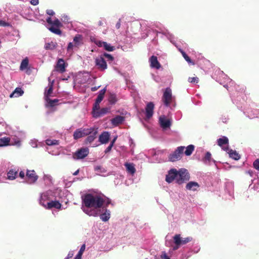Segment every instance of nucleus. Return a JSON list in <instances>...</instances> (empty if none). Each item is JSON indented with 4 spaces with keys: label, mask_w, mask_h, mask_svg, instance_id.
<instances>
[{
    "label": "nucleus",
    "mask_w": 259,
    "mask_h": 259,
    "mask_svg": "<svg viewBox=\"0 0 259 259\" xmlns=\"http://www.w3.org/2000/svg\"><path fill=\"white\" fill-rule=\"evenodd\" d=\"M57 43L54 41L46 43L45 45V49L47 50H53L57 47Z\"/></svg>",
    "instance_id": "obj_28"
},
{
    "label": "nucleus",
    "mask_w": 259,
    "mask_h": 259,
    "mask_svg": "<svg viewBox=\"0 0 259 259\" xmlns=\"http://www.w3.org/2000/svg\"><path fill=\"white\" fill-rule=\"evenodd\" d=\"M0 25L6 26V23L4 22V21H0Z\"/></svg>",
    "instance_id": "obj_59"
},
{
    "label": "nucleus",
    "mask_w": 259,
    "mask_h": 259,
    "mask_svg": "<svg viewBox=\"0 0 259 259\" xmlns=\"http://www.w3.org/2000/svg\"><path fill=\"white\" fill-rule=\"evenodd\" d=\"M178 177L176 183L179 185L182 184L190 179V175L186 169L181 168L177 170Z\"/></svg>",
    "instance_id": "obj_3"
},
{
    "label": "nucleus",
    "mask_w": 259,
    "mask_h": 259,
    "mask_svg": "<svg viewBox=\"0 0 259 259\" xmlns=\"http://www.w3.org/2000/svg\"><path fill=\"white\" fill-rule=\"evenodd\" d=\"M42 205L47 209H51L52 208L60 209L62 206L61 204L58 201H51L48 202L47 205L43 204Z\"/></svg>",
    "instance_id": "obj_14"
},
{
    "label": "nucleus",
    "mask_w": 259,
    "mask_h": 259,
    "mask_svg": "<svg viewBox=\"0 0 259 259\" xmlns=\"http://www.w3.org/2000/svg\"><path fill=\"white\" fill-rule=\"evenodd\" d=\"M159 122L161 126L164 129L169 128L171 125V122L170 120L169 119H166L165 117H160L159 118Z\"/></svg>",
    "instance_id": "obj_22"
},
{
    "label": "nucleus",
    "mask_w": 259,
    "mask_h": 259,
    "mask_svg": "<svg viewBox=\"0 0 259 259\" xmlns=\"http://www.w3.org/2000/svg\"><path fill=\"white\" fill-rule=\"evenodd\" d=\"M90 133L89 128H79L75 131L73 133L74 140H78L81 138L87 136Z\"/></svg>",
    "instance_id": "obj_7"
},
{
    "label": "nucleus",
    "mask_w": 259,
    "mask_h": 259,
    "mask_svg": "<svg viewBox=\"0 0 259 259\" xmlns=\"http://www.w3.org/2000/svg\"><path fill=\"white\" fill-rule=\"evenodd\" d=\"M59 27H57L55 26H54V25H52L50 28H49V30L56 34H58V35H61V33H62V32L61 31V30L59 28Z\"/></svg>",
    "instance_id": "obj_36"
},
{
    "label": "nucleus",
    "mask_w": 259,
    "mask_h": 259,
    "mask_svg": "<svg viewBox=\"0 0 259 259\" xmlns=\"http://www.w3.org/2000/svg\"><path fill=\"white\" fill-rule=\"evenodd\" d=\"M110 109L109 108H103L101 109H100L99 111H97V112H95L93 113V117L95 118H97L100 116H102L107 113L110 111Z\"/></svg>",
    "instance_id": "obj_21"
},
{
    "label": "nucleus",
    "mask_w": 259,
    "mask_h": 259,
    "mask_svg": "<svg viewBox=\"0 0 259 259\" xmlns=\"http://www.w3.org/2000/svg\"><path fill=\"white\" fill-rule=\"evenodd\" d=\"M223 150L226 151H228V153L229 154L230 157L232 159L237 160L240 158V156L236 151L233 150L232 149H229L228 147L224 148Z\"/></svg>",
    "instance_id": "obj_17"
},
{
    "label": "nucleus",
    "mask_w": 259,
    "mask_h": 259,
    "mask_svg": "<svg viewBox=\"0 0 259 259\" xmlns=\"http://www.w3.org/2000/svg\"><path fill=\"white\" fill-rule=\"evenodd\" d=\"M192 239V237H190L182 238L180 234H176L173 237L174 242L175 244L173 248L174 250L178 249L180 246L187 244L190 242Z\"/></svg>",
    "instance_id": "obj_2"
},
{
    "label": "nucleus",
    "mask_w": 259,
    "mask_h": 259,
    "mask_svg": "<svg viewBox=\"0 0 259 259\" xmlns=\"http://www.w3.org/2000/svg\"><path fill=\"white\" fill-rule=\"evenodd\" d=\"M95 63L98 69L101 71H104L107 68L106 62L102 56L96 58Z\"/></svg>",
    "instance_id": "obj_10"
},
{
    "label": "nucleus",
    "mask_w": 259,
    "mask_h": 259,
    "mask_svg": "<svg viewBox=\"0 0 259 259\" xmlns=\"http://www.w3.org/2000/svg\"><path fill=\"white\" fill-rule=\"evenodd\" d=\"M110 216V211L106 209L105 212L101 214L100 216L101 220L104 222H106L109 220Z\"/></svg>",
    "instance_id": "obj_31"
},
{
    "label": "nucleus",
    "mask_w": 259,
    "mask_h": 259,
    "mask_svg": "<svg viewBox=\"0 0 259 259\" xmlns=\"http://www.w3.org/2000/svg\"><path fill=\"white\" fill-rule=\"evenodd\" d=\"M194 150V146L193 145H190L186 147V149L185 151V154L187 156H190L192 154L193 151Z\"/></svg>",
    "instance_id": "obj_35"
},
{
    "label": "nucleus",
    "mask_w": 259,
    "mask_h": 259,
    "mask_svg": "<svg viewBox=\"0 0 259 259\" xmlns=\"http://www.w3.org/2000/svg\"><path fill=\"white\" fill-rule=\"evenodd\" d=\"M40 204H41L42 205V204H44V202H42V200L40 199Z\"/></svg>",
    "instance_id": "obj_62"
},
{
    "label": "nucleus",
    "mask_w": 259,
    "mask_h": 259,
    "mask_svg": "<svg viewBox=\"0 0 259 259\" xmlns=\"http://www.w3.org/2000/svg\"><path fill=\"white\" fill-rule=\"evenodd\" d=\"M154 108V104L153 102H148L146 106V116L147 118H150L153 114V110Z\"/></svg>",
    "instance_id": "obj_12"
},
{
    "label": "nucleus",
    "mask_w": 259,
    "mask_h": 259,
    "mask_svg": "<svg viewBox=\"0 0 259 259\" xmlns=\"http://www.w3.org/2000/svg\"><path fill=\"white\" fill-rule=\"evenodd\" d=\"M104 56H105L106 58H107L110 61H113L114 59L113 56H112L111 55L107 54V53H104Z\"/></svg>",
    "instance_id": "obj_46"
},
{
    "label": "nucleus",
    "mask_w": 259,
    "mask_h": 259,
    "mask_svg": "<svg viewBox=\"0 0 259 259\" xmlns=\"http://www.w3.org/2000/svg\"><path fill=\"white\" fill-rule=\"evenodd\" d=\"M162 101L166 107H169L172 101L171 90L170 88H166L162 97Z\"/></svg>",
    "instance_id": "obj_6"
},
{
    "label": "nucleus",
    "mask_w": 259,
    "mask_h": 259,
    "mask_svg": "<svg viewBox=\"0 0 259 259\" xmlns=\"http://www.w3.org/2000/svg\"><path fill=\"white\" fill-rule=\"evenodd\" d=\"M49 83V89L47 91H46L44 94L45 100L47 99V97L50 98L52 94L53 93V83L54 81L51 82L50 78H48Z\"/></svg>",
    "instance_id": "obj_23"
},
{
    "label": "nucleus",
    "mask_w": 259,
    "mask_h": 259,
    "mask_svg": "<svg viewBox=\"0 0 259 259\" xmlns=\"http://www.w3.org/2000/svg\"><path fill=\"white\" fill-rule=\"evenodd\" d=\"M38 0H31L30 4L33 6H36L38 4Z\"/></svg>",
    "instance_id": "obj_48"
},
{
    "label": "nucleus",
    "mask_w": 259,
    "mask_h": 259,
    "mask_svg": "<svg viewBox=\"0 0 259 259\" xmlns=\"http://www.w3.org/2000/svg\"><path fill=\"white\" fill-rule=\"evenodd\" d=\"M110 134L108 132H103L99 137V141L101 144H106L109 142Z\"/></svg>",
    "instance_id": "obj_18"
},
{
    "label": "nucleus",
    "mask_w": 259,
    "mask_h": 259,
    "mask_svg": "<svg viewBox=\"0 0 259 259\" xmlns=\"http://www.w3.org/2000/svg\"><path fill=\"white\" fill-rule=\"evenodd\" d=\"M180 52L181 53L183 57L184 58L185 60L189 63H192L193 65L194 64V62H193L190 57L186 54V53L183 51L182 49H179Z\"/></svg>",
    "instance_id": "obj_38"
},
{
    "label": "nucleus",
    "mask_w": 259,
    "mask_h": 259,
    "mask_svg": "<svg viewBox=\"0 0 259 259\" xmlns=\"http://www.w3.org/2000/svg\"><path fill=\"white\" fill-rule=\"evenodd\" d=\"M79 172V169L77 170L76 171H75L73 174V175L74 176H76L77 175H78Z\"/></svg>",
    "instance_id": "obj_60"
},
{
    "label": "nucleus",
    "mask_w": 259,
    "mask_h": 259,
    "mask_svg": "<svg viewBox=\"0 0 259 259\" xmlns=\"http://www.w3.org/2000/svg\"><path fill=\"white\" fill-rule=\"evenodd\" d=\"M74 47L78 48L82 44V36L81 34H76L73 38Z\"/></svg>",
    "instance_id": "obj_24"
},
{
    "label": "nucleus",
    "mask_w": 259,
    "mask_h": 259,
    "mask_svg": "<svg viewBox=\"0 0 259 259\" xmlns=\"http://www.w3.org/2000/svg\"><path fill=\"white\" fill-rule=\"evenodd\" d=\"M98 25H99V26H101V25H103V23H102V22L101 21H99L98 22Z\"/></svg>",
    "instance_id": "obj_61"
},
{
    "label": "nucleus",
    "mask_w": 259,
    "mask_h": 259,
    "mask_svg": "<svg viewBox=\"0 0 259 259\" xmlns=\"http://www.w3.org/2000/svg\"><path fill=\"white\" fill-rule=\"evenodd\" d=\"M26 177L28 179V181L29 183H35L38 178L34 170H27L26 174Z\"/></svg>",
    "instance_id": "obj_11"
},
{
    "label": "nucleus",
    "mask_w": 259,
    "mask_h": 259,
    "mask_svg": "<svg viewBox=\"0 0 259 259\" xmlns=\"http://www.w3.org/2000/svg\"><path fill=\"white\" fill-rule=\"evenodd\" d=\"M100 110V103L95 101L93 107V114L97 111Z\"/></svg>",
    "instance_id": "obj_41"
},
{
    "label": "nucleus",
    "mask_w": 259,
    "mask_h": 259,
    "mask_svg": "<svg viewBox=\"0 0 259 259\" xmlns=\"http://www.w3.org/2000/svg\"><path fill=\"white\" fill-rule=\"evenodd\" d=\"M29 60L27 58H25L22 60L20 65V69L23 70L27 68L28 65Z\"/></svg>",
    "instance_id": "obj_37"
},
{
    "label": "nucleus",
    "mask_w": 259,
    "mask_h": 259,
    "mask_svg": "<svg viewBox=\"0 0 259 259\" xmlns=\"http://www.w3.org/2000/svg\"><path fill=\"white\" fill-rule=\"evenodd\" d=\"M108 100L111 104H115L117 101L116 95L115 94H111L109 96Z\"/></svg>",
    "instance_id": "obj_40"
},
{
    "label": "nucleus",
    "mask_w": 259,
    "mask_h": 259,
    "mask_svg": "<svg viewBox=\"0 0 259 259\" xmlns=\"http://www.w3.org/2000/svg\"><path fill=\"white\" fill-rule=\"evenodd\" d=\"M66 65L64 60L63 59H59L55 66V69L57 71L60 73H63L66 70Z\"/></svg>",
    "instance_id": "obj_13"
},
{
    "label": "nucleus",
    "mask_w": 259,
    "mask_h": 259,
    "mask_svg": "<svg viewBox=\"0 0 259 259\" xmlns=\"http://www.w3.org/2000/svg\"><path fill=\"white\" fill-rule=\"evenodd\" d=\"M162 259H170L169 257L166 255V254H164L163 255H161Z\"/></svg>",
    "instance_id": "obj_56"
},
{
    "label": "nucleus",
    "mask_w": 259,
    "mask_h": 259,
    "mask_svg": "<svg viewBox=\"0 0 259 259\" xmlns=\"http://www.w3.org/2000/svg\"><path fill=\"white\" fill-rule=\"evenodd\" d=\"M199 187L200 186L197 182L191 181L187 183L186 186V188L188 190L195 191H196Z\"/></svg>",
    "instance_id": "obj_20"
},
{
    "label": "nucleus",
    "mask_w": 259,
    "mask_h": 259,
    "mask_svg": "<svg viewBox=\"0 0 259 259\" xmlns=\"http://www.w3.org/2000/svg\"><path fill=\"white\" fill-rule=\"evenodd\" d=\"M89 134L84 141V143L86 145L91 144L96 139L98 128L96 126L91 127L89 128Z\"/></svg>",
    "instance_id": "obj_5"
},
{
    "label": "nucleus",
    "mask_w": 259,
    "mask_h": 259,
    "mask_svg": "<svg viewBox=\"0 0 259 259\" xmlns=\"http://www.w3.org/2000/svg\"><path fill=\"white\" fill-rule=\"evenodd\" d=\"M149 62L151 68L159 69L161 67V65L158 61L157 57L155 56H152L149 59Z\"/></svg>",
    "instance_id": "obj_15"
},
{
    "label": "nucleus",
    "mask_w": 259,
    "mask_h": 259,
    "mask_svg": "<svg viewBox=\"0 0 259 259\" xmlns=\"http://www.w3.org/2000/svg\"><path fill=\"white\" fill-rule=\"evenodd\" d=\"M45 101L47 102L46 106L49 107H53L55 106L59 102V100L57 99L52 100L48 97H47V99H45Z\"/></svg>",
    "instance_id": "obj_25"
},
{
    "label": "nucleus",
    "mask_w": 259,
    "mask_h": 259,
    "mask_svg": "<svg viewBox=\"0 0 259 259\" xmlns=\"http://www.w3.org/2000/svg\"><path fill=\"white\" fill-rule=\"evenodd\" d=\"M100 44H102V45H101V46H103L105 50H106L107 51H113L115 49V47L114 46H111L110 44H108L106 42H100Z\"/></svg>",
    "instance_id": "obj_33"
},
{
    "label": "nucleus",
    "mask_w": 259,
    "mask_h": 259,
    "mask_svg": "<svg viewBox=\"0 0 259 259\" xmlns=\"http://www.w3.org/2000/svg\"><path fill=\"white\" fill-rule=\"evenodd\" d=\"M46 143L48 146L58 145L59 144L58 140L47 139L46 141Z\"/></svg>",
    "instance_id": "obj_39"
},
{
    "label": "nucleus",
    "mask_w": 259,
    "mask_h": 259,
    "mask_svg": "<svg viewBox=\"0 0 259 259\" xmlns=\"http://www.w3.org/2000/svg\"><path fill=\"white\" fill-rule=\"evenodd\" d=\"M19 177L23 179L25 177V173H24V172L23 171H21L19 172Z\"/></svg>",
    "instance_id": "obj_53"
},
{
    "label": "nucleus",
    "mask_w": 259,
    "mask_h": 259,
    "mask_svg": "<svg viewBox=\"0 0 259 259\" xmlns=\"http://www.w3.org/2000/svg\"><path fill=\"white\" fill-rule=\"evenodd\" d=\"M85 244H83V245H82V246H81V248H80V250L79 251H78L77 254H79L80 255H82L83 252L85 250Z\"/></svg>",
    "instance_id": "obj_45"
},
{
    "label": "nucleus",
    "mask_w": 259,
    "mask_h": 259,
    "mask_svg": "<svg viewBox=\"0 0 259 259\" xmlns=\"http://www.w3.org/2000/svg\"><path fill=\"white\" fill-rule=\"evenodd\" d=\"M18 171L15 169H11L7 174V177L9 180H13L16 179Z\"/></svg>",
    "instance_id": "obj_26"
},
{
    "label": "nucleus",
    "mask_w": 259,
    "mask_h": 259,
    "mask_svg": "<svg viewBox=\"0 0 259 259\" xmlns=\"http://www.w3.org/2000/svg\"><path fill=\"white\" fill-rule=\"evenodd\" d=\"M218 145L221 147L223 149L224 148L228 147L229 140L226 137H223L222 138H219L217 140Z\"/></svg>",
    "instance_id": "obj_19"
},
{
    "label": "nucleus",
    "mask_w": 259,
    "mask_h": 259,
    "mask_svg": "<svg viewBox=\"0 0 259 259\" xmlns=\"http://www.w3.org/2000/svg\"><path fill=\"white\" fill-rule=\"evenodd\" d=\"M120 25H121V20L119 19L118 20V21L117 22V23L116 24V28L117 29H119L120 27Z\"/></svg>",
    "instance_id": "obj_51"
},
{
    "label": "nucleus",
    "mask_w": 259,
    "mask_h": 259,
    "mask_svg": "<svg viewBox=\"0 0 259 259\" xmlns=\"http://www.w3.org/2000/svg\"><path fill=\"white\" fill-rule=\"evenodd\" d=\"M253 165L254 168L259 170V158L256 159L253 163Z\"/></svg>",
    "instance_id": "obj_42"
},
{
    "label": "nucleus",
    "mask_w": 259,
    "mask_h": 259,
    "mask_svg": "<svg viewBox=\"0 0 259 259\" xmlns=\"http://www.w3.org/2000/svg\"><path fill=\"white\" fill-rule=\"evenodd\" d=\"M211 160V153L209 152H207L203 158V161L206 164H210Z\"/></svg>",
    "instance_id": "obj_34"
},
{
    "label": "nucleus",
    "mask_w": 259,
    "mask_h": 259,
    "mask_svg": "<svg viewBox=\"0 0 259 259\" xmlns=\"http://www.w3.org/2000/svg\"><path fill=\"white\" fill-rule=\"evenodd\" d=\"M124 166H125L127 171L129 173H130L132 175H133L135 173L136 169L134 167V165L133 163H125L124 164Z\"/></svg>",
    "instance_id": "obj_27"
},
{
    "label": "nucleus",
    "mask_w": 259,
    "mask_h": 259,
    "mask_svg": "<svg viewBox=\"0 0 259 259\" xmlns=\"http://www.w3.org/2000/svg\"><path fill=\"white\" fill-rule=\"evenodd\" d=\"M81 255H80L79 254H77L74 259H81Z\"/></svg>",
    "instance_id": "obj_58"
},
{
    "label": "nucleus",
    "mask_w": 259,
    "mask_h": 259,
    "mask_svg": "<svg viewBox=\"0 0 259 259\" xmlns=\"http://www.w3.org/2000/svg\"><path fill=\"white\" fill-rule=\"evenodd\" d=\"M47 22L50 24H53V21L51 17H49L47 19Z\"/></svg>",
    "instance_id": "obj_54"
},
{
    "label": "nucleus",
    "mask_w": 259,
    "mask_h": 259,
    "mask_svg": "<svg viewBox=\"0 0 259 259\" xmlns=\"http://www.w3.org/2000/svg\"><path fill=\"white\" fill-rule=\"evenodd\" d=\"M185 148L184 146L178 147L172 153L169 154V161L174 162L180 160L182 158Z\"/></svg>",
    "instance_id": "obj_4"
},
{
    "label": "nucleus",
    "mask_w": 259,
    "mask_h": 259,
    "mask_svg": "<svg viewBox=\"0 0 259 259\" xmlns=\"http://www.w3.org/2000/svg\"><path fill=\"white\" fill-rule=\"evenodd\" d=\"M213 162H215V161L214 160H212Z\"/></svg>",
    "instance_id": "obj_63"
},
{
    "label": "nucleus",
    "mask_w": 259,
    "mask_h": 259,
    "mask_svg": "<svg viewBox=\"0 0 259 259\" xmlns=\"http://www.w3.org/2000/svg\"><path fill=\"white\" fill-rule=\"evenodd\" d=\"M52 25L55 26L57 27H60L61 26V23L60 21L57 19L53 21V24Z\"/></svg>",
    "instance_id": "obj_43"
},
{
    "label": "nucleus",
    "mask_w": 259,
    "mask_h": 259,
    "mask_svg": "<svg viewBox=\"0 0 259 259\" xmlns=\"http://www.w3.org/2000/svg\"><path fill=\"white\" fill-rule=\"evenodd\" d=\"M89 153V150L88 148H81L78 149L73 154V158L75 159H82L85 157Z\"/></svg>",
    "instance_id": "obj_8"
},
{
    "label": "nucleus",
    "mask_w": 259,
    "mask_h": 259,
    "mask_svg": "<svg viewBox=\"0 0 259 259\" xmlns=\"http://www.w3.org/2000/svg\"><path fill=\"white\" fill-rule=\"evenodd\" d=\"M104 202L99 195L87 194L82 197V210L90 216L96 217L99 214L98 209L102 207Z\"/></svg>",
    "instance_id": "obj_1"
},
{
    "label": "nucleus",
    "mask_w": 259,
    "mask_h": 259,
    "mask_svg": "<svg viewBox=\"0 0 259 259\" xmlns=\"http://www.w3.org/2000/svg\"><path fill=\"white\" fill-rule=\"evenodd\" d=\"M188 80L191 83H194V82L198 83V82L199 81V79L198 77H189L188 79Z\"/></svg>",
    "instance_id": "obj_44"
},
{
    "label": "nucleus",
    "mask_w": 259,
    "mask_h": 259,
    "mask_svg": "<svg viewBox=\"0 0 259 259\" xmlns=\"http://www.w3.org/2000/svg\"><path fill=\"white\" fill-rule=\"evenodd\" d=\"M113 146L112 144H110L109 146L105 150V153H107L109 152L111 150Z\"/></svg>",
    "instance_id": "obj_47"
},
{
    "label": "nucleus",
    "mask_w": 259,
    "mask_h": 259,
    "mask_svg": "<svg viewBox=\"0 0 259 259\" xmlns=\"http://www.w3.org/2000/svg\"><path fill=\"white\" fill-rule=\"evenodd\" d=\"M73 46L74 45H73L72 42H69L67 47V51H69L70 50L72 49Z\"/></svg>",
    "instance_id": "obj_50"
},
{
    "label": "nucleus",
    "mask_w": 259,
    "mask_h": 259,
    "mask_svg": "<svg viewBox=\"0 0 259 259\" xmlns=\"http://www.w3.org/2000/svg\"><path fill=\"white\" fill-rule=\"evenodd\" d=\"M125 117L120 115H117L111 120V123L112 125L117 126L121 124L124 120Z\"/></svg>",
    "instance_id": "obj_16"
},
{
    "label": "nucleus",
    "mask_w": 259,
    "mask_h": 259,
    "mask_svg": "<svg viewBox=\"0 0 259 259\" xmlns=\"http://www.w3.org/2000/svg\"><path fill=\"white\" fill-rule=\"evenodd\" d=\"M73 255V253L72 252H69L67 255V256L65 259H69L71 258Z\"/></svg>",
    "instance_id": "obj_52"
},
{
    "label": "nucleus",
    "mask_w": 259,
    "mask_h": 259,
    "mask_svg": "<svg viewBox=\"0 0 259 259\" xmlns=\"http://www.w3.org/2000/svg\"><path fill=\"white\" fill-rule=\"evenodd\" d=\"M97 168H99V167H96V169H97Z\"/></svg>",
    "instance_id": "obj_64"
},
{
    "label": "nucleus",
    "mask_w": 259,
    "mask_h": 259,
    "mask_svg": "<svg viewBox=\"0 0 259 259\" xmlns=\"http://www.w3.org/2000/svg\"><path fill=\"white\" fill-rule=\"evenodd\" d=\"M99 88H100V86L92 87L91 88V91L93 92H95V91H97Z\"/></svg>",
    "instance_id": "obj_55"
},
{
    "label": "nucleus",
    "mask_w": 259,
    "mask_h": 259,
    "mask_svg": "<svg viewBox=\"0 0 259 259\" xmlns=\"http://www.w3.org/2000/svg\"><path fill=\"white\" fill-rule=\"evenodd\" d=\"M10 138L9 137H3L0 139V147L9 145Z\"/></svg>",
    "instance_id": "obj_32"
},
{
    "label": "nucleus",
    "mask_w": 259,
    "mask_h": 259,
    "mask_svg": "<svg viewBox=\"0 0 259 259\" xmlns=\"http://www.w3.org/2000/svg\"><path fill=\"white\" fill-rule=\"evenodd\" d=\"M47 14L50 16H53L55 13L52 10H47Z\"/></svg>",
    "instance_id": "obj_49"
},
{
    "label": "nucleus",
    "mask_w": 259,
    "mask_h": 259,
    "mask_svg": "<svg viewBox=\"0 0 259 259\" xmlns=\"http://www.w3.org/2000/svg\"><path fill=\"white\" fill-rule=\"evenodd\" d=\"M106 91V88L100 91L96 101L100 103L104 98Z\"/></svg>",
    "instance_id": "obj_30"
},
{
    "label": "nucleus",
    "mask_w": 259,
    "mask_h": 259,
    "mask_svg": "<svg viewBox=\"0 0 259 259\" xmlns=\"http://www.w3.org/2000/svg\"><path fill=\"white\" fill-rule=\"evenodd\" d=\"M178 177L177 170L176 168H171L168 171L166 175L165 181L168 183L172 182L175 180L176 181Z\"/></svg>",
    "instance_id": "obj_9"
},
{
    "label": "nucleus",
    "mask_w": 259,
    "mask_h": 259,
    "mask_svg": "<svg viewBox=\"0 0 259 259\" xmlns=\"http://www.w3.org/2000/svg\"><path fill=\"white\" fill-rule=\"evenodd\" d=\"M117 139V137H115L111 142L110 144H112L113 146L114 145L116 140Z\"/></svg>",
    "instance_id": "obj_57"
},
{
    "label": "nucleus",
    "mask_w": 259,
    "mask_h": 259,
    "mask_svg": "<svg viewBox=\"0 0 259 259\" xmlns=\"http://www.w3.org/2000/svg\"><path fill=\"white\" fill-rule=\"evenodd\" d=\"M23 93H24V92L21 88H17L15 89L14 91L12 94H11V95H10V97L11 98H12L14 96L19 97L20 96H22Z\"/></svg>",
    "instance_id": "obj_29"
}]
</instances>
